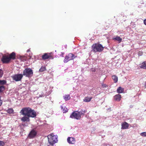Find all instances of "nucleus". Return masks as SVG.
<instances>
[{
    "label": "nucleus",
    "mask_w": 146,
    "mask_h": 146,
    "mask_svg": "<svg viewBox=\"0 0 146 146\" xmlns=\"http://www.w3.org/2000/svg\"><path fill=\"white\" fill-rule=\"evenodd\" d=\"M129 127V125L126 122H124L121 124V129H127Z\"/></svg>",
    "instance_id": "obj_12"
},
{
    "label": "nucleus",
    "mask_w": 146,
    "mask_h": 146,
    "mask_svg": "<svg viewBox=\"0 0 146 146\" xmlns=\"http://www.w3.org/2000/svg\"><path fill=\"white\" fill-rule=\"evenodd\" d=\"M104 47L100 44H93L92 46V51L94 52H100L104 49Z\"/></svg>",
    "instance_id": "obj_2"
},
{
    "label": "nucleus",
    "mask_w": 146,
    "mask_h": 146,
    "mask_svg": "<svg viewBox=\"0 0 146 146\" xmlns=\"http://www.w3.org/2000/svg\"><path fill=\"white\" fill-rule=\"evenodd\" d=\"M6 81L5 80H0V85H4L6 84Z\"/></svg>",
    "instance_id": "obj_27"
},
{
    "label": "nucleus",
    "mask_w": 146,
    "mask_h": 146,
    "mask_svg": "<svg viewBox=\"0 0 146 146\" xmlns=\"http://www.w3.org/2000/svg\"><path fill=\"white\" fill-rule=\"evenodd\" d=\"M63 98L66 101L69 100L70 98V95L69 94L64 95L63 96Z\"/></svg>",
    "instance_id": "obj_17"
},
{
    "label": "nucleus",
    "mask_w": 146,
    "mask_h": 146,
    "mask_svg": "<svg viewBox=\"0 0 146 146\" xmlns=\"http://www.w3.org/2000/svg\"><path fill=\"white\" fill-rule=\"evenodd\" d=\"M102 86L103 87H105V84H102Z\"/></svg>",
    "instance_id": "obj_36"
},
{
    "label": "nucleus",
    "mask_w": 146,
    "mask_h": 146,
    "mask_svg": "<svg viewBox=\"0 0 146 146\" xmlns=\"http://www.w3.org/2000/svg\"><path fill=\"white\" fill-rule=\"evenodd\" d=\"M37 134L36 131L34 129H33L29 133L28 137L32 139L34 138L36 136Z\"/></svg>",
    "instance_id": "obj_8"
},
{
    "label": "nucleus",
    "mask_w": 146,
    "mask_h": 146,
    "mask_svg": "<svg viewBox=\"0 0 146 146\" xmlns=\"http://www.w3.org/2000/svg\"><path fill=\"white\" fill-rule=\"evenodd\" d=\"M29 51H30V49H28V50H27V52H29Z\"/></svg>",
    "instance_id": "obj_37"
},
{
    "label": "nucleus",
    "mask_w": 146,
    "mask_h": 146,
    "mask_svg": "<svg viewBox=\"0 0 146 146\" xmlns=\"http://www.w3.org/2000/svg\"><path fill=\"white\" fill-rule=\"evenodd\" d=\"M28 117L27 116H24L23 117H22L21 120L23 122H25V121L27 122H29L30 121V119H29V117Z\"/></svg>",
    "instance_id": "obj_10"
},
{
    "label": "nucleus",
    "mask_w": 146,
    "mask_h": 146,
    "mask_svg": "<svg viewBox=\"0 0 146 146\" xmlns=\"http://www.w3.org/2000/svg\"><path fill=\"white\" fill-rule=\"evenodd\" d=\"M70 117L77 120H80L81 118V117L79 115L78 113L76 112H73L70 115Z\"/></svg>",
    "instance_id": "obj_6"
},
{
    "label": "nucleus",
    "mask_w": 146,
    "mask_h": 146,
    "mask_svg": "<svg viewBox=\"0 0 146 146\" xmlns=\"http://www.w3.org/2000/svg\"><path fill=\"white\" fill-rule=\"evenodd\" d=\"M1 61L4 63H9L11 60L8 56L3 55L1 58Z\"/></svg>",
    "instance_id": "obj_7"
},
{
    "label": "nucleus",
    "mask_w": 146,
    "mask_h": 146,
    "mask_svg": "<svg viewBox=\"0 0 146 146\" xmlns=\"http://www.w3.org/2000/svg\"><path fill=\"white\" fill-rule=\"evenodd\" d=\"M141 136L143 137H146V132H143L140 133Z\"/></svg>",
    "instance_id": "obj_30"
},
{
    "label": "nucleus",
    "mask_w": 146,
    "mask_h": 146,
    "mask_svg": "<svg viewBox=\"0 0 146 146\" xmlns=\"http://www.w3.org/2000/svg\"><path fill=\"white\" fill-rule=\"evenodd\" d=\"M12 77L13 80L18 82L21 80L23 77V75L21 74H18L13 75Z\"/></svg>",
    "instance_id": "obj_5"
},
{
    "label": "nucleus",
    "mask_w": 146,
    "mask_h": 146,
    "mask_svg": "<svg viewBox=\"0 0 146 146\" xmlns=\"http://www.w3.org/2000/svg\"><path fill=\"white\" fill-rule=\"evenodd\" d=\"M24 60H26V58L25 57L24 58Z\"/></svg>",
    "instance_id": "obj_39"
},
{
    "label": "nucleus",
    "mask_w": 146,
    "mask_h": 146,
    "mask_svg": "<svg viewBox=\"0 0 146 146\" xmlns=\"http://www.w3.org/2000/svg\"><path fill=\"white\" fill-rule=\"evenodd\" d=\"M92 99V97H90L87 96L85 97L83 100V101L85 102H89L91 101Z\"/></svg>",
    "instance_id": "obj_19"
},
{
    "label": "nucleus",
    "mask_w": 146,
    "mask_h": 146,
    "mask_svg": "<svg viewBox=\"0 0 146 146\" xmlns=\"http://www.w3.org/2000/svg\"><path fill=\"white\" fill-rule=\"evenodd\" d=\"M33 74V70L30 68H25L23 71V76H25L26 77H31Z\"/></svg>",
    "instance_id": "obj_4"
},
{
    "label": "nucleus",
    "mask_w": 146,
    "mask_h": 146,
    "mask_svg": "<svg viewBox=\"0 0 146 146\" xmlns=\"http://www.w3.org/2000/svg\"><path fill=\"white\" fill-rule=\"evenodd\" d=\"M20 113L24 116L31 117L32 118L35 117L36 115L35 111L29 107H25L23 108Z\"/></svg>",
    "instance_id": "obj_1"
},
{
    "label": "nucleus",
    "mask_w": 146,
    "mask_h": 146,
    "mask_svg": "<svg viewBox=\"0 0 146 146\" xmlns=\"http://www.w3.org/2000/svg\"><path fill=\"white\" fill-rule=\"evenodd\" d=\"M42 97V96L40 95V96H39V97Z\"/></svg>",
    "instance_id": "obj_38"
},
{
    "label": "nucleus",
    "mask_w": 146,
    "mask_h": 146,
    "mask_svg": "<svg viewBox=\"0 0 146 146\" xmlns=\"http://www.w3.org/2000/svg\"><path fill=\"white\" fill-rule=\"evenodd\" d=\"M70 60L68 58V56L67 55H66L65 57V58L64 60V63H66L68 61Z\"/></svg>",
    "instance_id": "obj_25"
},
{
    "label": "nucleus",
    "mask_w": 146,
    "mask_h": 146,
    "mask_svg": "<svg viewBox=\"0 0 146 146\" xmlns=\"http://www.w3.org/2000/svg\"><path fill=\"white\" fill-rule=\"evenodd\" d=\"M143 52L141 51H139L138 53V55L139 56H140L143 55Z\"/></svg>",
    "instance_id": "obj_32"
},
{
    "label": "nucleus",
    "mask_w": 146,
    "mask_h": 146,
    "mask_svg": "<svg viewBox=\"0 0 146 146\" xmlns=\"http://www.w3.org/2000/svg\"><path fill=\"white\" fill-rule=\"evenodd\" d=\"M140 67L141 68L146 69V62L144 61L140 64Z\"/></svg>",
    "instance_id": "obj_15"
},
{
    "label": "nucleus",
    "mask_w": 146,
    "mask_h": 146,
    "mask_svg": "<svg viewBox=\"0 0 146 146\" xmlns=\"http://www.w3.org/2000/svg\"><path fill=\"white\" fill-rule=\"evenodd\" d=\"M112 79L113 80L114 83H116L118 81V77L115 75H113L112 76Z\"/></svg>",
    "instance_id": "obj_21"
},
{
    "label": "nucleus",
    "mask_w": 146,
    "mask_h": 146,
    "mask_svg": "<svg viewBox=\"0 0 146 146\" xmlns=\"http://www.w3.org/2000/svg\"><path fill=\"white\" fill-rule=\"evenodd\" d=\"M144 24L146 25V19L144 20Z\"/></svg>",
    "instance_id": "obj_33"
},
{
    "label": "nucleus",
    "mask_w": 146,
    "mask_h": 146,
    "mask_svg": "<svg viewBox=\"0 0 146 146\" xmlns=\"http://www.w3.org/2000/svg\"><path fill=\"white\" fill-rule=\"evenodd\" d=\"M9 56L11 60V59H15V54L14 52H13L9 55Z\"/></svg>",
    "instance_id": "obj_16"
},
{
    "label": "nucleus",
    "mask_w": 146,
    "mask_h": 146,
    "mask_svg": "<svg viewBox=\"0 0 146 146\" xmlns=\"http://www.w3.org/2000/svg\"><path fill=\"white\" fill-rule=\"evenodd\" d=\"M121 95L119 94H117L115 95L114 96V98L115 100L117 101H119L121 99Z\"/></svg>",
    "instance_id": "obj_14"
},
{
    "label": "nucleus",
    "mask_w": 146,
    "mask_h": 146,
    "mask_svg": "<svg viewBox=\"0 0 146 146\" xmlns=\"http://www.w3.org/2000/svg\"><path fill=\"white\" fill-rule=\"evenodd\" d=\"M4 145L5 143L3 141H0V146H3Z\"/></svg>",
    "instance_id": "obj_31"
},
{
    "label": "nucleus",
    "mask_w": 146,
    "mask_h": 146,
    "mask_svg": "<svg viewBox=\"0 0 146 146\" xmlns=\"http://www.w3.org/2000/svg\"><path fill=\"white\" fill-rule=\"evenodd\" d=\"M50 56H48L47 53H44L42 56L43 59L45 60L48 59L50 57Z\"/></svg>",
    "instance_id": "obj_18"
},
{
    "label": "nucleus",
    "mask_w": 146,
    "mask_h": 146,
    "mask_svg": "<svg viewBox=\"0 0 146 146\" xmlns=\"http://www.w3.org/2000/svg\"><path fill=\"white\" fill-rule=\"evenodd\" d=\"M62 111L63 113H66L68 111V109L66 107H64L63 108Z\"/></svg>",
    "instance_id": "obj_28"
},
{
    "label": "nucleus",
    "mask_w": 146,
    "mask_h": 146,
    "mask_svg": "<svg viewBox=\"0 0 146 146\" xmlns=\"http://www.w3.org/2000/svg\"><path fill=\"white\" fill-rule=\"evenodd\" d=\"M5 90V87L4 86H0V93H2Z\"/></svg>",
    "instance_id": "obj_24"
},
{
    "label": "nucleus",
    "mask_w": 146,
    "mask_h": 146,
    "mask_svg": "<svg viewBox=\"0 0 146 146\" xmlns=\"http://www.w3.org/2000/svg\"><path fill=\"white\" fill-rule=\"evenodd\" d=\"M124 91V89L121 87H119L118 88L117 90V91L118 93H121Z\"/></svg>",
    "instance_id": "obj_20"
},
{
    "label": "nucleus",
    "mask_w": 146,
    "mask_h": 146,
    "mask_svg": "<svg viewBox=\"0 0 146 146\" xmlns=\"http://www.w3.org/2000/svg\"><path fill=\"white\" fill-rule=\"evenodd\" d=\"M60 108H61V110H63L64 108L62 106H61Z\"/></svg>",
    "instance_id": "obj_34"
},
{
    "label": "nucleus",
    "mask_w": 146,
    "mask_h": 146,
    "mask_svg": "<svg viewBox=\"0 0 146 146\" xmlns=\"http://www.w3.org/2000/svg\"><path fill=\"white\" fill-rule=\"evenodd\" d=\"M3 74V71L1 69H0V78L2 76Z\"/></svg>",
    "instance_id": "obj_29"
},
{
    "label": "nucleus",
    "mask_w": 146,
    "mask_h": 146,
    "mask_svg": "<svg viewBox=\"0 0 146 146\" xmlns=\"http://www.w3.org/2000/svg\"><path fill=\"white\" fill-rule=\"evenodd\" d=\"M78 113L79 115L81 117V115H84V114L87 112V110H78L76 111Z\"/></svg>",
    "instance_id": "obj_11"
},
{
    "label": "nucleus",
    "mask_w": 146,
    "mask_h": 146,
    "mask_svg": "<svg viewBox=\"0 0 146 146\" xmlns=\"http://www.w3.org/2000/svg\"><path fill=\"white\" fill-rule=\"evenodd\" d=\"M113 39L118 41L119 43H120L122 41V38L119 36H117L116 37L113 38Z\"/></svg>",
    "instance_id": "obj_22"
},
{
    "label": "nucleus",
    "mask_w": 146,
    "mask_h": 146,
    "mask_svg": "<svg viewBox=\"0 0 146 146\" xmlns=\"http://www.w3.org/2000/svg\"><path fill=\"white\" fill-rule=\"evenodd\" d=\"M7 111L9 114H13L14 112V110L13 109L10 108L8 109L7 110Z\"/></svg>",
    "instance_id": "obj_23"
},
{
    "label": "nucleus",
    "mask_w": 146,
    "mask_h": 146,
    "mask_svg": "<svg viewBox=\"0 0 146 146\" xmlns=\"http://www.w3.org/2000/svg\"><path fill=\"white\" fill-rule=\"evenodd\" d=\"M67 141L69 144H74L75 142V138L72 137H68Z\"/></svg>",
    "instance_id": "obj_9"
},
{
    "label": "nucleus",
    "mask_w": 146,
    "mask_h": 146,
    "mask_svg": "<svg viewBox=\"0 0 146 146\" xmlns=\"http://www.w3.org/2000/svg\"><path fill=\"white\" fill-rule=\"evenodd\" d=\"M144 87L145 88H146V81L145 83Z\"/></svg>",
    "instance_id": "obj_35"
},
{
    "label": "nucleus",
    "mask_w": 146,
    "mask_h": 146,
    "mask_svg": "<svg viewBox=\"0 0 146 146\" xmlns=\"http://www.w3.org/2000/svg\"><path fill=\"white\" fill-rule=\"evenodd\" d=\"M67 56L70 60H74L76 57V56L72 53L69 54Z\"/></svg>",
    "instance_id": "obj_13"
},
{
    "label": "nucleus",
    "mask_w": 146,
    "mask_h": 146,
    "mask_svg": "<svg viewBox=\"0 0 146 146\" xmlns=\"http://www.w3.org/2000/svg\"><path fill=\"white\" fill-rule=\"evenodd\" d=\"M46 68L45 66H41V68L40 69L39 71L40 72H42L45 70H46Z\"/></svg>",
    "instance_id": "obj_26"
},
{
    "label": "nucleus",
    "mask_w": 146,
    "mask_h": 146,
    "mask_svg": "<svg viewBox=\"0 0 146 146\" xmlns=\"http://www.w3.org/2000/svg\"><path fill=\"white\" fill-rule=\"evenodd\" d=\"M58 136L57 135H54L53 134L48 136V141L50 145H53L57 142Z\"/></svg>",
    "instance_id": "obj_3"
}]
</instances>
